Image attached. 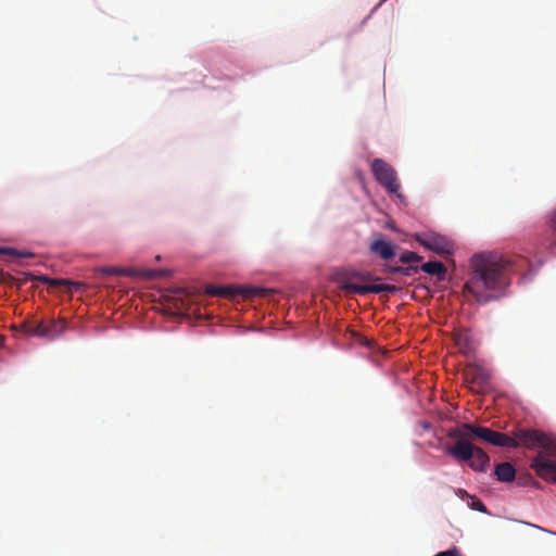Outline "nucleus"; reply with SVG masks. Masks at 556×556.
I'll list each match as a JSON object with an SVG mask.
<instances>
[{
	"mask_svg": "<svg viewBox=\"0 0 556 556\" xmlns=\"http://www.w3.org/2000/svg\"><path fill=\"white\" fill-rule=\"evenodd\" d=\"M510 440L514 442V445H508L507 447H519L523 446L528 450H532L535 446L542 447L543 451L539 452L535 457H533L530 467L536 472L535 464L540 456H543V459H547L552 463H556V438L544 433L536 429H525L518 428L513 431V435H510Z\"/></svg>",
	"mask_w": 556,
	"mask_h": 556,
	"instance_id": "2",
	"label": "nucleus"
},
{
	"mask_svg": "<svg viewBox=\"0 0 556 556\" xmlns=\"http://www.w3.org/2000/svg\"><path fill=\"white\" fill-rule=\"evenodd\" d=\"M99 273H102L104 275H122L125 274L124 269L117 268V267H100L97 269Z\"/></svg>",
	"mask_w": 556,
	"mask_h": 556,
	"instance_id": "24",
	"label": "nucleus"
},
{
	"mask_svg": "<svg viewBox=\"0 0 556 556\" xmlns=\"http://www.w3.org/2000/svg\"><path fill=\"white\" fill-rule=\"evenodd\" d=\"M28 336L47 338V324L42 320H28L23 324Z\"/></svg>",
	"mask_w": 556,
	"mask_h": 556,
	"instance_id": "15",
	"label": "nucleus"
},
{
	"mask_svg": "<svg viewBox=\"0 0 556 556\" xmlns=\"http://www.w3.org/2000/svg\"><path fill=\"white\" fill-rule=\"evenodd\" d=\"M536 475L547 481L556 483V463L543 459V456L538 458L535 464Z\"/></svg>",
	"mask_w": 556,
	"mask_h": 556,
	"instance_id": "9",
	"label": "nucleus"
},
{
	"mask_svg": "<svg viewBox=\"0 0 556 556\" xmlns=\"http://www.w3.org/2000/svg\"><path fill=\"white\" fill-rule=\"evenodd\" d=\"M14 256H17V257H23V258H28V257H33L34 254L30 253V252H26V251H18L17 250V253L13 254Z\"/></svg>",
	"mask_w": 556,
	"mask_h": 556,
	"instance_id": "27",
	"label": "nucleus"
},
{
	"mask_svg": "<svg viewBox=\"0 0 556 556\" xmlns=\"http://www.w3.org/2000/svg\"><path fill=\"white\" fill-rule=\"evenodd\" d=\"M494 473L501 482H511L516 477V469L510 463H501L496 465Z\"/></svg>",
	"mask_w": 556,
	"mask_h": 556,
	"instance_id": "13",
	"label": "nucleus"
},
{
	"mask_svg": "<svg viewBox=\"0 0 556 556\" xmlns=\"http://www.w3.org/2000/svg\"><path fill=\"white\" fill-rule=\"evenodd\" d=\"M28 277L31 280H38L45 285L51 286V287H61V286H67L73 287L75 290H79L84 283L81 282H73L67 279H60V278H50L48 276H35L33 274H28Z\"/></svg>",
	"mask_w": 556,
	"mask_h": 556,
	"instance_id": "12",
	"label": "nucleus"
},
{
	"mask_svg": "<svg viewBox=\"0 0 556 556\" xmlns=\"http://www.w3.org/2000/svg\"><path fill=\"white\" fill-rule=\"evenodd\" d=\"M451 430H458L464 437L469 438V442L480 440L500 447L514 445L510 435L473 424H464L460 428H452Z\"/></svg>",
	"mask_w": 556,
	"mask_h": 556,
	"instance_id": "4",
	"label": "nucleus"
},
{
	"mask_svg": "<svg viewBox=\"0 0 556 556\" xmlns=\"http://www.w3.org/2000/svg\"><path fill=\"white\" fill-rule=\"evenodd\" d=\"M435 556H460V553L457 547H452L447 551L438 553Z\"/></svg>",
	"mask_w": 556,
	"mask_h": 556,
	"instance_id": "25",
	"label": "nucleus"
},
{
	"mask_svg": "<svg viewBox=\"0 0 556 556\" xmlns=\"http://www.w3.org/2000/svg\"><path fill=\"white\" fill-rule=\"evenodd\" d=\"M369 249L371 253L378 254L384 261L391 260L396 254L393 244L384 239L372 241Z\"/></svg>",
	"mask_w": 556,
	"mask_h": 556,
	"instance_id": "10",
	"label": "nucleus"
},
{
	"mask_svg": "<svg viewBox=\"0 0 556 556\" xmlns=\"http://www.w3.org/2000/svg\"><path fill=\"white\" fill-rule=\"evenodd\" d=\"M210 295L223 296V298H236L243 295L245 298L253 296H265L269 293V290L256 287H231V286H210L206 289Z\"/></svg>",
	"mask_w": 556,
	"mask_h": 556,
	"instance_id": "6",
	"label": "nucleus"
},
{
	"mask_svg": "<svg viewBox=\"0 0 556 556\" xmlns=\"http://www.w3.org/2000/svg\"><path fill=\"white\" fill-rule=\"evenodd\" d=\"M15 253H17V250L14 248L0 247V254L9 255Z\"/></svg>",
	"mask_w": 556,
	"mask_h": 556,
	"instance_id": "26",
	"label": "nucleus"
},
{
	"mask_svg": "<svg viewBox=\"0 0 556 556\" xmlns=\"http://www.w3.org/2000/svg\"><path fill=\"white\" fill-rule=\"evenodd\" d=\"M510 260L491 254H476L471 258L470 277L464 292L479 304H486L505 294L509 285L508 274L513 271Z\"/></svg>",
	"mask_w": 556,
	"mask_h": 556,
	"instance_id": "1",
	"label": "nucleus"
},
{
	"mask_svg": "<svg viewBox=\"0 0 556 556\" xmlns=\"http://www.w3.org/2000/svg\"><path fill=\"white\" fill-rule=\"evenodd\" d=\"M471 509L478 510L480 513H488L486 506L478 498L471 497V503L469 504Z\"/></svg>",
	"mask_w": 556,
	"mask_h": 556,
	"instance_id": "23",
	"label": "nucleus"
},
{
	"mask_svg": "<svg viewBox=\"0 0 556 556\" xmlns=\"http://www.w3.org/2000/svg\"><path fill=\"white\" fill-rule=\"evenodd\" d=\"M547 227L551 232V242L548 249L552 253H556V208L551 212L547 218Z\"/></svg>",
	"mask_w": 556,
	"mask_h": 556,
	"instance_id": "19",
	"label": "nucleus"
},
{
	"mask_svg": "<svg viewBox=\"0 0 556 556\" xmlns=\"http://www.w3.org/2000/svg\"><path fill=\"white\" fill-rule=\"evenodd\" d=\"M465 381L475 391L483 390L491 378L490 371L478 364H468L464 369Z\"/></svg>",
	"mask_w": 556,
	"mask_h": 556,
	"instance_id": "8",
	"label": "nucleus"
},
{
	"mask_svg": "<svg viewBox=\"0 0 556 556\" xmlns=\"http://www.w3.org/2000/svg\"><path fill=\"white\" fill-rule=\"evenodd\" d=\"M454 341L459 352L469 355L475 351V344L468 330L462 329L454 334Z\"/></svg>",
	"mask_w": 556,
	"mask_h": 556,
	"instance_id": "11",
	"label": "nucleus"
},
{
	"mask_svg": "<svg viewBox=\"0 0 556 556\" xmlns=\"http://www.w3.org/2000/svg\"><path fill=\"white\" fill-rule=\"evenodd\" d=\"M420 260H421V257L419 255H417L415 252H410V251H406V252L402 253L400 256V261L405 264L418 262Z\"/></svg>",
	"mask_w": 556,
	"mask_h": 556,
	"instance_id": "22",
	"label": "nucleus"
},
{
	"mask_svg": "<svg viewBox=\"0 0 556 556\" xmlns=\"http://www.w3.org/2000/svg\"><path fill=\"white\" fill-rule=\"evenodd\" d=\"M3 344V337H0V348L2 346Z\"/></svg>",
	"mask_w": 556,
	"mask_h": 556,
	"instance_id": "28",
	"label": "nucleus"
},
{
	"mask_svg": "<svg viewBox=\"0 0 556 556\" xmlns=\"http://www.w3.org/2000/svg\"><path fill=\"white\" fill-rule=\"evenodd\" d=\"M65 330V321L63 319H51L47 324V339H54L62 334Z\"/></svg>",
	"mask_w": 556,
	"mask_h": 556,
	"instance_id": "18",
	"label": "nucleus"
},
{
	"mask_svg": "<svg viewBox=\"0 0 556 556\" xmlns=\"http://www.w3.org/2000/svg\"><path fill=\"white\" fill-rule=\"evenodd\" d=\"M378 280L368 271H361L355 269H341L334 274V281L339 289L344 292L345 295L355 293L353 288H362L363 285L357 282H366Z\"/></svg>",
	"mask_w": 556,
	"mask_h": 556,
	"instance_id": "5",
	"label": "nucleus"
},
{
	"mask_svg": "<svg viewBox=\"0 0 556 556\" xmlns=\"http://www.w3.org/2000/svg\"><path fill=\"white\" fill-rule=\"evenodd\" d=\"M389 273H400L404 276H410L418 271V267L416 266H407V267H401V266H389L387 268Z\"/></svg>",
	"mask_w": 556,
	"mask_h": 556,
	"instance_id": "21",
	"label": "nucleus"
},
{
	"mask_svg": "<svg viewBox=\"0 0 556 556\" xmlns=\"http://www.w3.org/2000/svg\"><path fill=\"white\" fill-rule=\"evenodd\" d=\"M447 437L456 440L453 446L446 448L447 454L458 462L469 463L470 468L476 471L486 470L490 457L482 448L475 446L458 430H448Z\"/></svg>",
	"mask_w": 556,
	"mask_h": 556,
	"instance_id": "3",
	"label": "nucleus"
},
{
	"mask_svg": "<svg viewBox=\"0 0 556 556\" xmlns=\"http://www.w3.org/2000/svg\"><path fill=\"white\" fill-rule=\"evenodd\" d=\"M416 240L438 254H450L453 250V243L446 237L435 232H422L416 237Z\"/></svg>",
	"mask_w": 556,
	"mask_h": 556,
	"instance_id": "7",
	"label": "nucleus"
},
{
	"mask_svg": "<svg viewBox=\"0 0 556 556\" xmlns=\"http://www.w3.org/2000/svg\"><path fill=\"white\" fill-rule=\"evenodd\" d=\"M377 182L386 188L390 193L395 194L396 197L401 198L400 189L401 184L397 179V176H375Z\"/></svg>",
	"mask_w": 556,
	"mask_h": 556,
	"instance_id": "16",
	"label": "nucleus"
},
{
	"mask_svg": "<svg viewBox=\"0 0 556 556\" xmlns=\"http://www.w3.org/2000/svg\"><path fill=\"white\" fill-rule=\"evenodd\" d=\"M372 174H395L394 169L383 160L376 159L371 164Z\"/></svg>",
	"mask_w": 556,
	"mask_h": 556,
	"instance_id": "20",
	"label": "nucleus"
},
{
	"mask_svg": "<svg viewBox=\"0 0 556 556\" xmlns=\"http://www.w3.org/2000/svg\"><path fill=\"white\" fill-rule=\"evenodd\" d=\"M421 270L426 274L437 276L440 280L445 277L446 268L441 262H427L421 265Z\"/></svg>",
	"mask_w": 556,
	"mask_h": 556,
	"instance_id": "17",
	"label": "nucleus"
},
{
	"mask_svg": "<svg viewBox=\"0 0 556 556\" xmlns=\"http://www.w3.org/2000/svg\"><path fill=\"white\" fill-rule=\"evenodd\" d=\"M355 290V294L365 295L367 293H394L397 291V288L393 285H363L362 288H353Z\"/></svg>",
	"mask_w": 556,
	"mask_h": 556,
	"instance_id": "14",
	"label": "nucleus"
}]
</instances>
